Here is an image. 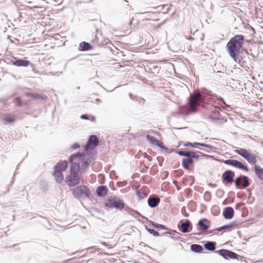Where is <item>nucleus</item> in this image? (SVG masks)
Instances as JSON below:
<instances>
[{
  "label": "nucleus",
  "instance_id": "f257e3e1",
  "mask_svg": "<svg viewBox=\"0 0 263 263\" xmlns=\"http://www.w3.org/2000/svg\"><path fill=\"white\" fill-rule=\"evenodd\" d=\"M216 101L224 103L221 98L207 90L195 91L189 98L188 106H180L178 112L180 114L187 115L191 112H196L198 106L202 105L207 109L208 118L211 121L222 120L223 119L218 111L219 107L216 106Z\"/></svg>",
  "mask_w": 263,
  "mask_h": 263
},
{
  "label": "nucleus",
  "instance_id": "f03ea898",
  "mask_svg": "<svg viewBox=\"0 0 263 263\" xmlns=\"http://www.w3.org/2000/svg\"><path fill=\"white\" fill-rule=\"evenodd\" d=\"M70 174L65 178V182L69 186H75L83 183V179L81 173L85 172V168H81L75 162H70Z\"/></svg>",
  "mask_w": 263,
  "mask_h": 263
},
{
  "label": "nucleus",
  "instance_id": "7ed1b4c3",
  "mask_svg": "<svg viewBox=\"0 0 263 263\" xmlns=\"http://www.w3.org/2000/svg\"><path fill=\"white\" fill-rule=\"evenodd\" d=\"M84 153H76L71 155L69 158V162H76L80 165V162H82V167L81 168H85V172L90 164L96 159L97 155L94 152L93 149L88 150Z\"/></svg>",
  "mask_w": 263,
  "mask_h": 263
},
{
  "label": "nucleus",
  "instance_id": "20e7f679",
  "mask_svg": "<svg viewBox=\"0 0 263 263\" xmlns=\"http://www.w3.org/2000/svg\"><path fill=\"white\" fill-rule=\"evenodd\" d=\"M245 37L241 34H237L232 37L226 45L229 55L237 62V57L244 44Z\"/></svg>",
  "mask_w": 263,
  "mask_h": 263
},
{
  "label": "nucleus",
  "instance_id": "39448f33",
  "mask_svg": "<svg viewBox=\"0 0 263 263\" xmlns=\"http://www.w3.org/2000/svg\"><path fill=\"white\" fill-rule=\"evenodd\" d=\"M234 152L246 159L251 164H255L257 161L256 155L250 149L240 148Z\"/></svg>",
  "mask_w": 263,
  "mask_h": 263
},
{
  "label": "nucleus",
  "instance_id": "423d86ee",
  "mask_svg": "<svg viewBox=\"0 0 263 263\" xmlns=\"http://www.w3.org/2000/svg\"><path fill=\"white\" fill-rule=\"evenodd\" d=\"M71 191L73 196L77 199L89 198L90 194L88 188L83 185L71 189Z\"/></svg>",
  "mask_w": 263,
  "mask_h": 263
},
{
  "label": "nucleus",
  "instance_id": "0eeeda50",
  "mask_svg": "<svg viewBox=\"0 0 263 263\" xmlns=\"http://www.w3.org/2000/svg\"><path fill=\"white\" fill-rule=\"evenodd\" d=\"M105 207L115 208L118 210H122L125 206L123 201L117 197H111L108 199L105 203Z\"/></svg>",
  "mask_w": 263,
  "mask_h": 263
},
{
  "label": "nucleus",
  "instance_id": "6e6552de",
  "mask_svg": "<svg viewBox=\"0 0 263 263\" xmlns=\"http://www.w3.org/2000/svg\"><path fill=\"white\" fill-rule=\"evenodd\" d=\"M250 179L248 177L240 175L234 180L235 185L238 189H245L250 185Z\"/></svg>",
  "mask_w": 263,
  "mask_h": 263
},
{
  "label": "nucleus",
  "instance_id": "1a4fd4ad",
  "mask_svg": "<svg viewBox=\"0 0 263 263\" xmlns=\"http://www.w3.org/2000/svg\"><path fill=\"white\" fill-rule=\"evenodd\" d=\"M222 162L225 164L233 166L238 169L243 170L246 172L249 171L248 166L238 160L234 159H227L225 160H222Z\"/></svg>",
  "mask_w": 263,
  "mask_h": 263
},
{
  "label": "nucleus",
  "instance_id": "9d476101",
  "mask_svg": "<svg viewBox=\"0 0 263 263\" xmlns=\"http://www.w3.org/2000/svg\"><path fill=\"white\" fill-rule=\"evenodd\" d=\"M215 252L219 254L221 256H222L224 259L226 260L229 259H238V257L239 256L235 253L226 249H221L220 250L216 251Z\"/></svg>",
  "mask_w": 263,
  "mask_h": 263
},
{
  "label": "nucleus",
  "instance_id": "9b49d317",
  "mask_svg": "<svg viewBox=\"0 0 263 263\" xmlns=\"http://www.w3.org/2000/svg\"><path fill=\"white\" fill-rule=\"evenodd\" d=\"M178 228L182 233H186L191 231L192 224L188 219L181 220L178 223Z\"/></svg>",
  "mask_w": 263,
  "mask_h": 263
},
{
  "label": "nucleus",
  "instance_id": "f8f14e48",
  "mask_svg": "<svg viewBox=\"0 0 263 263\" xmlns=\"http://www.w3.org/2000/svg\"><path fill=\"white\" fill-rule=\"evenodd\" d=\"M235 173L231 170H227L223 172L221 176L223 182L231 183L234 181Z\"/></svg>",
  "mask_w": 263,
  "mask_h": 263
},
{
  "label": "nucleus",
  "instance_id": "ddd939ff",
  "mask_svg": "<svg viewBox=\"0 0 263 263\" xmlns=\"http://www.w3.org/2000/svg\"><path fill=\"white\" fill-rule=\"evenodd\" d=\"M10 61L13 65L17 67H27L30 64V62L29 60L14 57H12Z\"/></svg>",
  "mask_w": 263,
  "mask_h": 263
},
{
  "label": "nucleus",
  "instance_id": "4468645a",
  "mask_svg": "<svg viewBox=\"0 0 263 263\" xmlns=\"http://www.w3.org/2000/svg\"><path fill=\"white\" fill-rule=\"evenodd\" d=\"M99 144V140L97 137L96 135H91L85 146V151H88V150H91L90 146H92L93 147L97 146Z\"/></svg>",
  "mask_w": 263,
  "mask_h": 263
},
{
  "label": "nucleus",
  "instance_id": "2eb2a0df",
  "mask_svg": "<svg viewBox=\"0 0 263 263\" xmlns=\"http://www.w3.org/2000/svg\"><path fill=\"white\" fill-rule=\"evenodd\" d=\"M146 138L147 140L149 141L152 144L157 146L163 149H167L165 146L164 145L163 143L160 140H158L156 137L151 135H147Z\"/></svg>",
  "mask_w": 263,
  "mask_h": 263
},
{
  "label": "nucleus",
  "instance_id": "dca6fc26",
  "mask_svg": "<svg viewBox=\"0 0 263 263\" xmlns=\"http://www.w3.org/2000/svg\"><path fill=\"white\" fill-rule=\"evenodd\" d=\"M160 198L157 196L155 195H152L149 196L147 200L148 206L152 208L156 207L160 203Z\"/></svg>",
  "mask_w": 263,
  "mask_h": 263
},
{
  "label": "nucleus",
  "instance_id": "f3484780",
  "mask_svg": "<svg viewBox=\"0 0 263 263\" xmlns=\"http://www.w3.org/2000/svg\"><path fill=\"white\" fill-rule=\"evenodd\" d=\"M209 222V220L206 218L201 219L198 222L197 226L198 231H202L204 232L209 228V226L206 224Z\"/></svg>",
  "mask_w": 263,
  "mask_h": 263
},
{
  "label": "nucleus",
  "instance_id": "a211bd4d",
  "mask_svg": "<svg viewBox=\"0 0 263 263\" xmlns=\"http://www.w3.org/2000/svg\"><path fill=\"white\" fill-rule=\"evenodd\" d=\"M234 214V210L230 206L225 208L222 213L223 216L226 219H231Z\"/></svg>",
  "mask_w": 263,
  "mask_h": 263
},
{
  "label": "nucleus",
  "instance_id": "6ab92c4d",
  "mask_svg": "<svg viewBox=\"0 0 263 263\" xmlns=\"http://www.w3.org/2000/svg\"><path fill=\"white\" fill-rule=\"evenodd\" d=\"M194 162V160L190 155L186 158L183 159L182 165L184 168L187 170H190L191 169L190 165H192Z\"/></svg>",
  "mask_w": 263,
  "mask_h": 263
},
{
  "label": "nucleus",
  "instance_id": "aec40b11",
  "mask_svg": "<svg viewBox=\"0 0 263 263\" xmlns=\"http://www.w3.org/2000/svg\"><path fill=\"white\" fill-rule=\"evenodd\" d=\"M68 165V163L67 161H60L54 166V168L63 172L66 170Z\"/></svg>",
  "mask_w": 263,
  "mask_h": 263
},
{
  "label": "nucleus",
  "instance_id": "412c9836",
  "mask_svg": "<svg viewBox=\"0 0 263 263\" xmlns=\"http://www.w3.org/2000/svg\"><path fill=\"white\" fill-rule=\"evenodd\" d=\"M107 188L106 186H99L96 190V192L98 196L102 197L105 196L107 193Z\"/></svg>",
  "mask_w": 263,
  "mask_h": 263
},
{
  "label": "nucleus",
  "instance_id": "4be33fe9",
  "mask_svg": "<svg viewBox=\"0 0 263 263\" xmlns=\"http://www.w3.org/2000/svg\"><path fill=\"white\" fill-rule=\"evenodd\" d=\"M92 48L89 43L83 41L80 44L78 49L80 51H86L92 49Z\"/></svg>",
  "mask_w": 263,
  "mask_h": 263
},
{
  "label": "nucleus",
  "instance_id": "5701e85b",
  "mask_svg": "<svg viewBox=\"0 0 263 263\" xmlns=\"http://www.w3.org/2000/svg\"><path fill=\"white\" fill-rule=\"evenodd\" d=\"M216 243L215 241H208L204 243V248L209 251H213L216 249Z\"/></svg>",
  "mask_w": 263,
  "mask_h": 263
},
{
  "label": "nucleus",
  "instance_id": "b1692460",
  "mask_svg": "<svg viewBox=\"0 0 263 263\" xmlns=\"http://www.w3.org/2000/svg\"><path fill=\"white\" fill-rule=\"evenodd\" d=\"M254 170L257 177L263 181V168L258 165H255Z\"/></svg>",
  "mask_w": 263,
  "mask_h": 263
},
{
  "label": "nucleus",
  "instance_id": "393cba45",
  "mask_svg": "<svg viewBox=\"0 0 263 263\" xmlns=\"http://www.w3.org/2000/svg\"><path fill=\"white\" fill-rule=\"evenodd\" d=\"M54 175L58 183H61L63 180L62 172L57 169H54Z\"/></svg>",
  "mask_w": 263,
  "mask_h": 263
},
{
  "label": "nucleus",
  "instance_id": "a878e982",
  "mask_svg": "<svg viewBox=\"0 0 263 263\" xmlns=\"http://www.w3.org/2000/svg\"><path fill=\"white\" fill-rule=\"evenodd\" d=\"M190 247L191 250L195 253H200L203 251L202 247L198 244H192Z\"/></svg>",
  "mask_w": 263,
  "mask_h": 263
},
{
  "label": "nucleus",
  "instance_id": "bb28decb",
  "mask_svg": "<svg viewBox=\"0 0 263 263\" xmlns=\"http://www.w3.org/2000/svg\"><path fill=\"white\" fill-rule=\"evenodd\" d=\"M25 95L27 97H32L35 99H45L47 98L46 96L44 97H42L40 95L36 93H31V92H25Z\"/></svg>",
  "mask_w": 263,
  "mask_h": 263
},
{
  "label": "nucleus",
  "instance_id": "cd10ccee",
  "mask_svg": "<svg viewBox=\"0 0 263 263\" xmlns=\"http://www.w3.org/2000/svg\"><path fill=\"white\" fill-rule=\"evenodd\" d=\"M192 151H179L177 152V154L180 156H183L186 158L191 155Z\"/></svg>",
  "mask_w": 263,
  "mask_h": 263
},
{
  "label": "nucleus",
  "instance_id": "c85d7f7f",
  "mask_svg": "<svg viewBox=\"0 0 263 263\" xmlns=\"http://www.w3.org/2000/svg\"><path fill=\"white\" fill-rule=\"evenodd\" d=\"M136 195L140 199H143L146 197L147 194L139 190L136 191Z\"/></svg>",
  "mask_w": 263,
  "mask_h": 263
},
{
  "label": "nucleus",
  "instance_id": "c756f323",
  "mask_svg": "<svg viewBox=\"0 0 263 263\" xmlns=\"http://www.w3.org/2000/svg\"><path fill=\"white\" fill-rule=\"evenodd\" d=\"M151 223L154 227H155L156 228L161 229H163V230H167V229L166 227L163 224H159V223H156V222H155L153 221L151 222Z\"/></svg>",
  "mask_w": 263,
  "mask_h": 263
},
{
  "label": "nucleus",
  "instance_id": "7c9ffc66",
  "mask_svg": "<svg viewBox=\"0 0 263 263\" xmlns=\"http://www.w3.org/2000/svg\"><path fill=\"white\" fill-rule=\"evenodd\" d=\"M198 154H201V153L199 151H197V152L192 151L191 152V156H192V157L193 158L194 160V159L198 160L199 159L200 156L199 155H198Z\"/></svg>",
  "mask_w": 263,
  "mask_h": 263
},
{
  "label": "nucleus",
  "instance_id": "2f4dec72",
  "mask_svg": "<svg viewBox=\"0 0 263 263\" xmlns=\"http://www.w3.org/2000/svg\"><path fill=\"white\" fill-rule=\"evenodd\" d=\"M3 121L5 124L11 123L15 121V119L10 117H6L3 119Z\"/></svg>",
  "mask_w": 263,
  "mask_h": 263
},
{
  "label": "nucleus",
  "instance_id": "473e14b6",
  "mask_svg": "<svg viewBox=\"0 0 263 263\" xmlns=\"http://www.w3.org/2000/svg\"><path fill=\"white\" fill-rule=\"evenodd\" d=\"M146 230L151 234L153 235L154 236H158L159 235V233L158 231L154 230V229L148 228L146 227Z\"/></svg>",
  "mask_w": 263,
  "mask_h": 263
},
{
  "label": "nucleus",
  "instance_id": "72a5a7b5",
  "mask_svg": "<svg viewBox=\"0 0 263 263\" xmlns=\"http://www.w3.org/2000/svg\"><path fill=\"white\" fill-rule=\"evenodd\" d=\"M16 106H21L22 104V101L20 97H17L15 100Z\"/></svg>",
  "mask_w": 263,
  "mask_h": 263
},
{
  "label": "nucleus",
  "instance_id": "f704fd0d",
  "mask_svg": "<svg viewBox=\"0 0 263 263\" xmlns=\"http://www.w3.org/2000/svg\"><path fill=\"white\" fill-rule=\"evenodd\" d=\"M183 145L184 146H190V147H193V148H196L197 146V145H195L194 144V143H192L189 142H187L186 143H185Z\"/></svg>",
  "mask_w": 263,
  "mask_h": 263
},
{
  "label": "nucleus",
  "instance_id": "c9c22d12",
  "mask_svg": "<svg viewBox=\"0 0 263 263\" xmlns=\"http://www.w3.org/2000/svg\"><path fill=\"white\" fill-rule=\"evenodd\" d=\"M233 223L224 225V226H222V228L223 230H228L229 228H230L232 227H233Z\"/></svg>",
  "mask_w": 263,
  "mask_h": 263
},
{
  "label": "nucleus",
  "instance_id": "e433bc0d",
  "mask_svg": "<svg viewBox=\"0 0 263 263\" xmlns=\"http://www.w3.org/2000/svg\"><path fill=\"white\" fill-rule=\"evenodd\" d=\"M80 144L76 143L73 144V145H72L71 146L70 148H71V149H76L80 148Z\"/></svg>",
  "mask_w": 263,
  "mask_h": 263
},
{
  "label": "nucleus",
  "instance_id": "4c0bfd02",
  "mask_svg": "<svg viewBox=\"0 0 263 263\" xmlns=\"http://www.w3.org/2000/svg\"><path fill=\"white\" fill-rule=\"evenodd\" d=\"M204 147H206V148H208L209 149H215L216 148L213 146V145H209V144H204Z\"/></svg>",
  "mask_w": 263,
  "mask_h": 263
},
{
  "label": "nucleus",
  "instance_id": "58836bf2",
  "mask_svg": "<svg viewBox=\"0 0 263 263\" xmlns=\"http://www.w3.org/2000/svg\"><path fill=\"white\" fill-rule=\"evenodd\" d=\"M165 234H171V235H175L176 234H179V233L177 232L176 231H171L170 232H166L165 233Z\"/></svg>",
  "mask_w": 263,
  "mask_h": 263
},
{
  "label": "nucleus",
  "instance_id": "ea45409f",
  "mask_svg": "<svg viewBox=\"0 0 263 263\" xmlns=\"http://www.w3.org/2000/svg\"><path fill=\"white\" fill-rule=\"evenodd\" d=\"M144 157L148 159V161H151L153 160V158L151 156H148L147 154H145Z\"/></svg>",
  "mask_w": 263,
  "mask_h": 263
},
{
  "label": "nucleus",
  "instance_id": "a19ab883",
  "mask_svg": "<svg viewBox=\"0 0 263 263\" xmlns=\"http://www.w3.org/2000/svg\"><path fill=\"white\" fill-rule=\"evenodd\" d=\"M208 185L209 186H210V187H213V188H215L217 186L216 184L212 183H209Z\"/></svg>",
  "mask_w": 263,
  "mask_h": 263
},
{
  "label": "nucleus",
  "instance_id": "79ce46f5",
  "mask_svg": "<svg viewBox=\"0 0 263 263\" xmlns=\"http://www.w3.org/2000/svg\"><path fill=\"white\" fill-rule=\"evenodd\" d=\"M242 205V203H237L235 205V209L236 210L239 209V208Z\"/></svg>",
  "mask_w": 263,
  "mask_h": 263
},
{
  "label": "nucleus",
  "instance_id": "37998d69",
  "mask_svg": "<svg viewBox=\"0 0 263 263\" xmlns=\"http://www.w3.org/2000/svg\"><path fill=\"white\" fill-rule=\"evenodd\" d=\"M194 144L197 145V146L199 145V146L203 147L204 143H199V142H194Z\"/></svg>",
  "mask_w": 263,
  "mask_h": 263
},
{
  "label": "nucleus",
  "instance_id": "c03bdc74",
  "mask_svg": "<svg viewBox=\"0 0 263 263\" xmlns=\"http://www.w3.org/2000/svg\"><path fill=\"white\" fill-rule=\"evenodd\" d=\"M81 118L82 119H86L87 120L88 118L87 117V115H82L81 116Z\"/></svg>",
  "mask_w": 263,
  "mask_h": 263
},
{
  "label": "nucleus",
  "instance_id": "a18cd8bd",
  "mask_svg": "<svg viewBox=\"0 0 263 263\" xmlns=\"http://www.w3.org/2000/svg\"><path fill=\"white\" fill-rule=\"evenodd\" d=\"M100 32V31L98 30V29H96V34L95 35V37L96 38L97 40L98 39V35L99 34V33Z\"/></svg>",
  "mask_w": 263,
  "mask_h": 263
},
{
  "label": "nucleus",
  "instance_id": "49530a36",
  "mask_svg": "<svg viewBox=\"0 0 263 263\" xmlns=\"http://www.w3.org/2000/svg\"><path fill=\"white\" fill-rule=\"evenodd\" d=\"M202 234V232H194L193 233V234L196 235H201Z\"/></svg>",
  "mask_w": 263,
  "mask_h": 263
},
{
  "label": "nucleus",
  "instance_id": "de8ad7c7",
  "mask_svg": "<svg viewBox=\"0 0 263 263\" xmlns=\"http://www.w3.org/2000/svg\"><path fill=\"white\" fill-rule=\"evenodd\" d=\"M215 231H222L223 229L222 228V227H219V228H217L216 229H215Z\"/></svg>",
  "mask_w": 263,
  "mask_h": 263
},
{
  "label": "nucleus",
  "instance_id": "09e8293b",
  "mask_svg": "<svg viewBox=\"0 0 263 263\" xmlns=\"http://www.w3.org/2000/svg\"><path fill=\"white\" fill-rule=\"evenodd\" d=\"M202 156L203 157H205V158H209V157H211L212 156H210V155H208L206 154H202Z\"/></svg>",
  "mask_w": 263,
  "mask_h": 263
},
{
  "label": "nucleus",
  "instance_id": "8fccbe9b",
  "mask_svg": "<svg viewBox=\"0 0 263 263\" xmlns=\"http://www.w3.org/2000/svg\"><path fill=\"white\" fill-rule=\"evenodd\" d=\"M101 245H102L103 246H108V245H107L105 242H101Z\"/></svg>",
  "mask_w": 263,
  "mask_h": 263
},
{
  "label": "nucleus",
  "instance_id": "3c124183",
  "mask_svg": "<svg viewBox=\"0 0 263 263\" xmlns=\"http://www.w3.org/2000/svg\"><path fill=\"white\" fill-rule=\"evenodd\" d=\"M129 95L130 98L132 99H134V96H133L132 93H130L129 94Z\"/></svg>",
  "mask_w": 263,
  "mask_h": 263
},
{
  "label": "nucleus",
  "instance_id": "603ef678",
  "mask_svg": "<svg viewBox=\"0 0 263 263\" xmlns=\"http://www.w3.org/2000/svg\"><path fill=\"white\" fill-rule=\"evenodd\" d=\"M87 249L88 250H89V249H96V247L95 246L91 247H89V248H88Z\"/></svg>",
  "mask_w": 263,
  "mask_h": 263
},
{
  "label": "nucleus",
  "instance_id": "864d4df0",
  "mask_svg": "<svg viewBox=\"0 0 263 263\" xmlns=\"http://www.w3.org/2000/svg\"><path fill=\"white\" fill-rule=\"evenodd\" d=\"M133 212L135 213L137 215H140V214L138 212H137V211H134V210H133Z\"/></svg>",
  "mask_w": 263,
  "mask_h": 263
},
{
  "label": "nucleus",
  "instance_id": "5fc2aeb1",
  "mask_svg": "<svg viewBox=\"0 0 263 263\" xmlns=\"http://www.w3.org/2000/svg\"><path fill=\"white\" fill-rule=\"evenodd\" d=\"M150 13L149 12H142V13H141L140 14H148Z\"/></svg>",
  "mask_w": 263,
  "mask_h": 263
},
{
  "label": "nucleus",
  "instance_id": "6e6d98bb",
  "mask_svg": "<svg viewBox=\"0 0 263 263\" xmlns=\"http://www.w3.org/2000/svg\"><path fill=\"white\" fill-rule=\"evenodd\" d=\"M172 238H173V239H179L181 238L180 237H175L174 236H172Z\"/></svg>",
  "mask_w": 263,
  "mask_h": 263
},
{
  "label": "nucleus",
  "instance_id": "4d7b16f0",
  "mask_svg": "<svg viewBox=\"0 0 263 263\" xmlns=\"http://www.w3.org/2000/svg\"><path fill=\"white\" fill-rule=\"evenodd\" d=\"M134 20V18H132L130 21V22L129 23V25H131L132 23V22H133V20Z\"/></svg>",
  "mask_w": 263,
  "mask_h": 263
},
{
  "label": "nucleus",
  "instance_id": "13d9d810",
  "mask_svg": "<svg viewBox=\"0 0 263 263\" xmlns=\"http://www.w3.org/2000/svg\"><path fill=\"white\" fill-rule=\"evenodd\" d=\"M210 195V192H205V195Z\"/></svg>",
  "mask_w": 263,
  "mask_h": 263
},
{
  "label": "nucleus",
  "instance_id": "bf43d9fd",
  "mask_svg": "<svg viewBox=\"0 0 263 263\" xmlns=\"http://www.w3.org/2000/svg\"><path fill=\"white\" fill-rule=\"evenodd\" d=\"M96 101H97V102H101V100H100V99H96Z\"/></svg>",
  "mask_w": 263,
  "mask_h": 263
},
{
  "label": "nucleus",
  "instance_id": "052dcab7",
  "mask_svg": "<svg viewBox=\"0 0 263 263\" xmlns=\"http://www.w3.org/2000/svg\"><path fill=\"white\" fill-rule=\"evenodd\" d=\"M106 247H108V249H110L112 248L111 247H109V245H108V246H106Z\"/></svg>",
  "mask_w": 263,
  "mask_h": 263
},
{
  "label": "nucleus",
  "instance_id": "680f3d73",
  "mask_svg": "<svg viewBox=\"0 0 263 263\" xmlns=\"http://www.w3.org/2000/svg\"><path fill=\"white\" fill-rule=\"evenodd\" d=\"M217 192H221L222 193L223 191L222 190H219Z\"/></svg>",
  "mask_w": 263,
  "mask_h": 263
},
{
  "label": "nucleus",
  "instance_id": "e2e57ef3",
  "mask_svg": "<svg viewBox=\"0 0 263 263\" xmlns=\"http://www.w3.org/2000/svg\"><path fill=\"white\" fill-rule=\"evenodd\" d=\"M34 72H35V73H38V74L40 73V72H39V71H34Z\"/></svg>",
  "mask_w": 263,
  "mask_h": 263
},
{
  "label": "nucleus",
  "instance_id": "0e129e2a",
  "mask_svg": "<svg viewBox=\"0 0 263 263\" xmlns=\"http://www.w3.org/2000/svg\"><path fill=\"white\" fill-rule=\"evenodd\" d=\"M223 205L226 204V203L225 201H223Z\"/></svg>",
  "mask_w": 263,
  "mask_h": 263
}]
</instances>
